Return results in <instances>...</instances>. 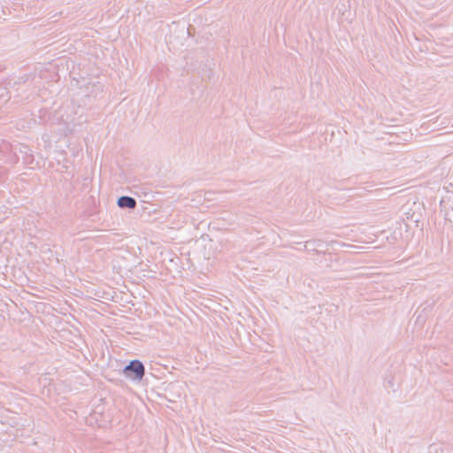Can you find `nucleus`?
<instances>
[{
    "label": "nucleus",
    "instance_id": "nucleus-2",
    "mask_svg": "<svg viewBox=\"0 0 453 453\" xmlns=\"http://www.w3.org/2000/svg\"><path fill=\"white\" fill-rule=\"evenodd\" d=\"M118 205L119 207H122V208H134L135 205H136V202L134 198L132 197H129V196H121L119 200H118Z\"/></svg>",
    "mask_w": 453,
    "mask_h": 453
},
{
    "label": "nucleus",
    "instance_id": "nucleus-1",
    "mask_svg": "<svg viewBox=\"0 0 453 453\" xmlns=\"http://www.w3.org/2000/svg\"><path fill=\"white\" fill-rule=\"evenodd\" d=\"M124 372L134 380H142L144 375V367L138 360L132 361L125 367Z\"/></svg>",
    "mask_w": 453,
    "mask_h": 453
}]
</instances>
